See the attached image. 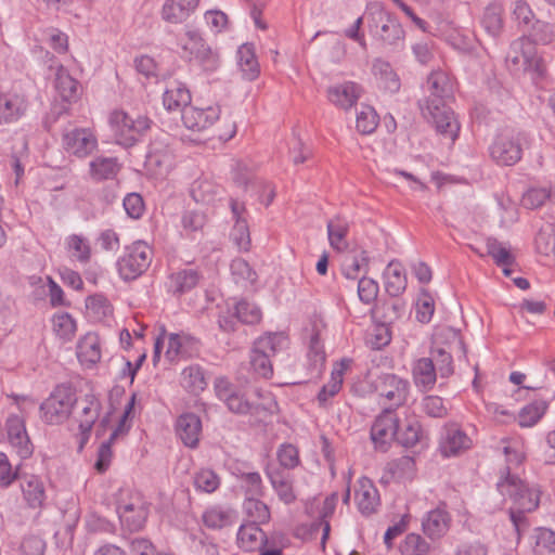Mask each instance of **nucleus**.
<instances>
[{
  "label": "nucleus",
  "instance_id": "nucleus-1",
  "mask_svg": "<svg viewBox=\"0 0 555 555\" xmlns=\"http://www.w3.org/2000/svg\"><path fill=\"white\" fill-rule=\"evenodd\" d=\"M426 88L429 94L418 101L423 116L435 126L439 133L454 141L460 125L454 118L453 111L447 105V101L453 95V85L449 76L442 70L431 72L427 78Z\"/></svg>",
  "mask_w": 555,
  "mask_h": 555
},
{
  "label": "nucleus",
  "instance_id": "nucleus-2",
  "mask_svg": "<svg viewBox=\"0 0 555 555\" xmlns=\"http://www.w3.org/2000/svg\"><path fill=\"white\" fill-rule=\"evenodd\" d=\"M217 398L230 412L237 415H249L255 423L264 422L278 411L274 396L269 391L255 389L247 396L227 377H218L214 384Z\"/></svg>",
  "mask_w": 555,
  "mask_h": 555
},
{
  "label": "nucleus",
  "instance_id": "nucleus-3",
  "mask_svg": "<svg viewBox=\"0 0 555 555\" xmlns=\"http://www.w3.org/2000/svg\"><path fill=\"white\" fill-rule=\"evenodd\" d=\"M370 35L383 47L396 48L404 40V29L380 2H370L365 9Z\"/></svg>",
  "mask_w": 555,
  "mask_h": 555
},
{
  "label": "nucleus",
  "instance_id": "nucleus-4",
  "mask_svg": "<svg viewBox=\"0 0 555 555\" xmlns=\"http://www.w3.org/2000/svg\"><path fill=\"white\" fill-rule=\"evenodd\" d=\"M498 491L507 495L513 501V506L520 512H533L539 507L541 489L538 485L528 483L516 475L509 473V467L500 469V478L496 482Z\"/></svg>",
  "mask_w": 555,
  "mask_h": 555
},
{
  "label": "nucleus",
  "instance_id": "nucleus-5",
  "mask_svg": "<svg viewBox=\"0 0 555 555\" xmlns=\"http://www.w3.org/2000/svg\"><path fill=\"white\" fill-rule=\"evenodd\" d=\"M287 346V336L284 333H268L259 337L250 353V365L254 372L270 378L273 375L272 358Z\"/></svg>",
  "mask_w": 555,
  "mask_h": 555
},
{
  "label": "nucleus",
  "instance_id": "nucleus-6",
  "mask_svg": "<svg viewBox=\"0 0 555 555\" xmlns=\"http://www.w3.org/2000/svg\"><path fill=\"white\" fill-rule=\"evenodd\" d=\"M529 142L530 135L526 131L499 133L489 146L490 157L500 166H514L521 159L522 150Z\"/></svg>",
  "mask_w": 555,
  "mask_h": 555
},
{
  "label": "nucleus",
  "instance_id": "nucleus-7",
  "mask_svg": "<svg viewBox=\"0 0 555 555\" xmlns=\"http://www.w3.org/2000/svg\"><path fill=\"white\" fill-rule=\"evenodd\" d=\"M116 142L122 146H133L151 128L153 121L143 115L132 117L124 111H114L109 116Z\"/></svg>",
  "mask_w": 555,
  "mask_h": 555
},
{
  "label": "nucleus",
  "instance_id": "nucleus-8",
  "mask_svg": "<svg viewBox=\"0 0 555 555\" xmlns=\"http://www.w3.org/2000/svg\"><path fill=\"white\" fill-rule=\"evenodd\" d=\"M153 249L145 242L137 241L125 248L124 255L117 260L120 278L132 281L141 276L151 266Z\"/></svg>",
  "mask_w": 555,
  "mask_h": 555
},
{
  "label": "nucleus",
  "instance_id": "nucleus-9",
  "mask_svg": "<svg viewBox=\"0 0 555 555\" xmlns=\"http://www.w3.org/2000/svg\"><path fill=\"white\" fill-rule=\"evenodd\" d=\"M77 401L70 385H59L40 405L42 418L48 424H59L67 420Z\"/></svg>",
  "mask_w": 555,
  "mask_h": 555
},
{
  "label": "nucleus",
  "instance_id": "nucleus-10",
  "mask_svg": "<svg viewBox=\"0 0 555 555\" xmlns=\"http://www.w3.org/2000/svg\"><path fill=\"white\" fill-rule=\"evenodd\" d=\"M399 428V420L392 409H385L374 421L371 427V439L376 450L386 452Z\"/></svg>",
  "mask_w": 555,
  "mask_h": 555
},
{
  "label": "nucleus",
  "instance_id": "nucleus-11",
  "mask_svg": "<svg viewBox=\"0 0 555 555\" xmlns=\"http://www.w3.org/2000/svg\"><path fill=\"white\" fill-rule=\"evenodd\" d=\"M73 410H75V420L79 423L80 449H82L100 416L101 402L94 395H86L82 399H77Z\"/></svg>",
  "mask_w": 555,
  "mask_h": 555
},
{
  "label": "nucleus",
  "instance_id": "nucleus-12",
  "mask_svg": "<svg viewBox=\"0 0 555 555\" xmlns=\"http://www.w3.org/2000/svg\"><path fill=\"white\" fill-rule=\"evenodd\" d=\"M8 440L11 448L21 460L30 457L34 453V444L27 434L25 421L18 415H10L5 422Z\"/></svg>",
  "mask_w": 555,
  "mask_h": 555
},
{
  "label": "nucleus",
  "instance_id": "nucleus-13",
  "mask_svg": "<svg viewBox=\"0 0 555 555\" xmlns=\"http://www.w3.org/2000/svg\"><path fill=\"white\" fill-rule=\"evenodd\" d=\"M409 382L395 374H383L376 382V390L386 398L391 404L390 409L405 403L409 395Z\"/></svg>",
  "mask_w": 555,
  "mask_h": 555
},
{
  "label": "nucleus",
  "instance_id": "nucleus-14",
  "mask_svg": "<svg viewBox=\"0 0 555 555\" xmlns=\"http://www.w3.org/2000/svg\"><path fill=\"white\" fill-rule=\"evenodd\" d=\"M49 68H55L54 88L63 102L70 103L78 98L79 82L60 63L55 61L53 54L47 52Z\"/></svg>",
  "mask_w": 555,
  "mask_h": 555
},
{
  "label": "nucleus",
  "instance_id": "nucleus-15",
  "mask_svg": "<svg viewBox=\"0 0 555 555\" xmlns=\"http://www.w3.org/2000/svg\"><path fill=\"white\" fill-rule=\"evenodd\" d=\"M512 49L515 52H521L524 69L530 73L533 79L545 77L547 68L544 60L535 53L531 41L521 37L512 42Z\"/></svg>",
  "mask_w": 555,
  "mask_h": 555
},
{
  "label": "nucleus",
  "instance_id": "nucleus-16",
  "mask_svg": "<svg viewBox=\"0 0 555 555\" xmlns=\"http://www.w3.org/2000/svg\"><path fill=\"white\" fill-rule=\"evenodd\" d=\"M96 145V138L87 128H76L63 134L64 149L78 157L91 154Z\"/></svg>",
  "mask_w": 555,
  "mask_h": 555
},
{
  "label": "nucleus",
  "instance_id": "nucleus-17",
  "mask_svg": "<svg viewBox=\"0 0 555 555\" xmlns=\"http://www.w3.org/2000/svg\"><path fill=\"white\" fill-rule=\"evenodd\" d=\"M220 116V107L208 106L198 108L190 105L182 111L183 125L193 131H203L209 128Z\"/></svg>",
  "mask_w": 555,
  "mask_h": 555
},
{
  "label": "nucleus",
  "instance_id": "nucleus-18",
  "mask_svg": "<svg viewBox=\"0 0 555 555\" xmlns=\"http://www.w3.org/2000/svg\"><path fill=\"white\" fill-rule=\"evenodd\" d=\"M264 472L279 499L285 504L294 503L296 494L291 475L273 464H268Z\"/></svg>",
  "mask_w": 555,
  "mask_h": 555
},
{
  "label": "nucleus",
  "instance_id": "nucleus-19",
  "mask_svg": "<svg viewBox=\"0 0 555 555\" xmlns=\"http://www.w3.org/2000/svg\"><path fill=\"white\" fill-rule=\"evenodd\" d=\"M176 431L183 444L189 448H196L202 434V421L194 413L180 415L176 423Z\"/></svg>",
  "mask_w": 555,
  "mask_h": 555
},
{
  "label": "nucleus",
  "instance_id": "nucleus-20",
  "mask_svg": "<svg viewBox=\"0 0 555 555\" xmlns=\"http://www.w3.org/2000/svg\"><path fill=\"white\" fill-rule=\"evenodd\" d=\"M358 485L356 490L358 509L362 515L370 516L376 512L379 505L378 490L367 477L360 478Z\"/></svg>",
  "mask_w": 555,
  "mask_h": 555
},
{
  "label": "nucleus",
  "instance_id": "nucleus-21",
  "mask_svg": "<svg viewBox=\"0 0 555 555\" xmlns=\"http://www.w3.org/2000/svg\"><path fill=\"white\" fill-rule=\"evenodd\" d=\"M361 94V87L352 81L331 86L327 89V98L331 103L348 109L357 103Z\"/></svg>",
  "mask_w": 555,
  "mask_h": 555
},
{
  "label": "nucleus",
  "instance_id": "nucleus-22",
  "mask_svg": "<svg viewBox=\"0 0 555 555\" xmlns=\"http://www.w3.org/2000/svg\"><path fill=\"white\" fill-rule=\"evenodd\" d=\"M451 516L440 507H437L426 514L422 521L424 533L430 539H440L450 528Z\"/></svg>",
  "mask_w": 555,
  "mask_h": 555
},
{
  "label": "nucleus",
  "instance_id": "nucleus-23",
  "mask_svg": "<svg viewBox=\"0 0 555 555\" xmlns=\"http://www.w3.org/2000/svg\"><path fill=\"white\" fill-rule=\"evenodd\" d=\"M470 443V438L461 428L450 426L446 428L444 435L440 441V451L446 457L453 456L467 450Z\"/></svg>",
  "mask_w": 555,
  "mask_h": 555
},
{
  "label": "nucleus",
  "instance_id": "nucleus-24",
  "mask_svg": "<svg viewBox=\"0 0 555 555\" xmlns=\"http://www.w3.org/2000/svg\"><path fill=\"white\" fill-rule=\"evenodd\" d=\"M199 0H166L162 8V18L171 24L184 22L197 8Z\"/></svg>",
  "mask_w": 555,
  "mask_h": 555
},
{
  "label": "nucleus",
  "instance_id": "nucleus-25",
  "mask_svg": "<svg viewBox=\"0 0 555 555\" xmlns=\"http://www.w3.org/2000/svg\"><path fill=\"white\" fill-rule=\"evenodd\" d=\"M268 543L266 533L255 522L241 525L237 532V544L245 552L262 550Z\"/></svg>",
  "mask_w": 555,
  "mask_h": 555
},
{
  "label": "nucleus",
  "instance_id": "nucleus-26",
  "mask_svg": "<svg viewBox=\"0 0 555 555\" xmlns=\"http://www.w3.org/2000/svg\"><path fill=\"white\" fill-rule=\"evenodd\" d=\"M404 309V304L399 299L378 300L371 308L370 313L374 321L389 325L401 318Z\"/></svg>",
  "mask_w": 555,
  "mask_h": 555
},
{
  "label": "nucleus",
  "instance_id": "nucleus-27",
  "mask_svg": "<svg viewBox=\"0 0 555 555\" xmlns=\"http://www.w3.org/2000/svg\"><path fill=\"white\" fill-rule=\"evenodd\" d=\"M385 291L390 297H399L406 288L408 280L403 266L391 260L384 271Z\"/></svg>",
  "mask_w": 555,
  "mask_h": 555
},
{
  "label": "nucleus",
  "instance_id": "nucleus-28",
  "mask_svg": "<svg viewBox=\"0 0 555 555\" xmlns=\"http://www.w3.org/2000/svg\"><path fill=\"white\" fill-rule=\"evenodd\" d=\"M163 103L168 111L181 112L190 106L191 92L186 86L180 81H171L163 95Z\"/></svg>",
  "mask_w": 555,
  "mask_h": 555
},
{
  "label": "nucleus",
  "instance_id": "nucleus-29",
  "mask_svg": "<svg viewBox=\"0 0 555 555\" xmlns=\"http://www.w3.org/2000/svg\"><path fill=\"white\" fill-rule=\"evenodd\" d=\"M21 488L25 501L31 508L41 507L46 500L44 485L36 475L24 474L21 477Z\"/></svg>",
  "mask_w": 555,
  "mask_h": 555
},
{
  "label": "nucleus",
  "instance_id": "nucleus-30",
  "mask_svg": "<svg viewBox=\"0 0 555 555\" xmlns=\"http://www.w3.org/2000/svg\"><path fill=\"white\" fill-rule=\"evenodd\" d=\"M117 514L121 524L130 531L140 530L147 518V509L141 503L118 504Z\"/></svg>",
  "mask_w": 555,
  "mask_h": 555
},
{
  "label": "nucleus",
  "instance_id": "nucleus-31",
  "mask_svg": "<svg viewBox=\"0 0 555 555\" xmlns=\"http://www.w3.org/2000/svg\"><path fill=\"white\" fill-rule=\"evenodd\" d=\"M237 64L246 80L253 81L259 76L260 66L253 43H244L238 48Z\"/></svg>",
  "mask_w": 555,
  "mask_h": 555
},
{
  "label": "nucleus",
  "instance_id": "nucleus-32",
  "mask_svg": "<svg viewBox=\"0 0 555 555\" xmlns=\"http://www.w3.org/2000/svg\"><path fill=\"white\" fill-rule=\"evenodd\" d=\"M24 98L17 94L0 95V124L17 120L26 111Z\"/></svg>",
  "mask_w": 555,
  "mask_h": 555
},
{
  "label": "nucleus",
  "instance_id": "nucleus-33",
  "mask_svg": "<svg viewBox=\"0 0 555 555\" xmlns=\"http://www.w3.org/2000/svg\"><path fill=\"white\" fill-rule=\"evenodd\" d=\"M198 281L199 275L196 270L183 269L169 275L167 287L173 295H182L193 289Z\"/></svg>",
  "mask_w": 555,
  "mask_h": 555
},
{
  "label": "nucleus",
  "instance_id": "nucleus-34",
  "mask_svg": "<svg viewBox=\"0 0 555 555\" xmlns=\"http://www.w3.org/2000/svg\"><path fill=\"white\" fill-rule=\"evenodd\" d=\"M412 373L417 387H422L424 390H429L434 387L437 379V370L433 359H418L413 365Z\"/></svg>",
  "mask_w": 555,
  "mask_h": 555
},
{
  "label": "nucleus",
  "instance_id": "nucleus-35",
  "mask_svg": "<svg viewBox=\"0 0 555 555\" xmlns=\"http://www.w3.org/2000/svg\"><path fill=\"white\" fill-rule=\"evenodd\" d=\"M121 166L116 157H95L90 163V176L95 181L111 180L116 178Z\"/></svg>",
  "mask_w": 555,
  "mask_h": 555
},
{
  "label": "nucleus",
  "instance_id": "nucleus-36",
  "mask_svg": "<svg viewBox=\"0 0 555 555\" xmlns=\"http://www.w3.org/2000/svg\"><path fill=\"white\" fill-rule=\"evenodd\" d=\"M77 357L79 361L92 366L101 360V347L96 335L87 334L77 346Z\"/></svg>",
  "mask_w": 555,
  "mask_h": 555
},
{
  "label": "nucleus",
  "instance_id": "nucleus-37",
  "mask_svg": "<svg viewBox=\"0 0 555 555\" xmlns=\"http://www.w3.org/2000/svg\"><path fill=\"white\" fill-rule=\"evenodd\" d=\"M532 552L534 555H555V531L539 527L531 535Z\"/></svg>",
  "mask_w": 555,
  "mask_h": 555
},
{
  "label": "nucleus",
  "instance_id": "nucleus-38",
  "mask_svg": "<svg viewBox=\"0 0 555 555\" xmlns=\"http://www.w3.org/2000/svg\"><path fill=\"white\" fill-rule=\"evenodd\" d=\"M348 231V222L340 217H336L327 222V235L332 248L337 251H343L348 247V243L346 241Z\"/></svg>",
  "mask_w": 555,
  "mask_h": 555
},
{
  "label": "nucleus",
  "instance_id": "nucleus-39",
  "mask_svg": "<svg viewBox=\"0 0 555 555\" xmlns=\"http://www.w3.org/2000/svg\"><path fill=\"white\" fill-rule=\"evenodd\" d=\"M373 73L379 79L385 90L393 93L400 89V80L388 62L379 59L375 60Z\"/></svg>",
  "mask_w": 555,
  "mask_h": 555
},
{
  "label": "nucleus",
  "instance_id": "nucleus-40",
  "mask_svg": "<svg viewBox=\"0 0 555 555\" xmlns=\"http://www.w3.org/2000/svg\"><path fill=\"white\" fill-rule=\"evenodd\" d=\"M423 439L421 423L415 418L406 420L404 427L397 430L396 440L404 448H413Z\"/></svg>",
  "mask_w": 555,
  "mask_h": 555
},
{
  "label": "nucleus",
  "instance_id": "nucleus-41",
  "mask_svg": "<svg viewBox=\"0 0 555 555\" xmlns=\"http://www.w3.org/2000/svg\"><path fill=\"white\" fill-rule=\"evenodd\" d=\"M233 517L234 512L232 509L214 506L205 511L202 518L207 528L221 529L232 525Z\"/></svg>",
  "mask_w": 555,
  "mask_h": 555
},
{
  "label": "nucleus",
  "instance_id": "nucleus-42",
  "mask_svg": "<svg viewBox=\"0 0 555 555\" xmlns=\"http://www.w3.org/2000/svg\"><path fill=\"white\" fill-rule=\"evenodd\" d=\"M487 255L492 257L498 267H511L515 263V256L495 237L486 240Z\"/></svg>",
  "mask_w": 555,
  "mask_h": 555
},
{
  "label": "nucleus",
  "instance_id": "nucleus-43",
  "mask_svg": "<svg viewBox=\"0 0 555 555\" xmlns=\"http://www.w3.org/2000/svg\"><path fill=\"white\" fill-rule=\"evenodd\" d=\"M548 406L546 400H534L524 406L518 414V424L520 427H531L537 424L544 415Z\"/></svg>",
  "mask_w": 555,
  "mask_h": 555
},
{
  "label": "nucleus",
  "instance_id": "nucleus-44",
  "mask_svg": "<svg viewBox=\"0 0 555 555\" xmlns=\"http://www.w3.org/2000/svg\"><path fill=\"white\" fill-rule=\"evenodd\" d=\"M181 384L190 392L197 393L205 389L207 383L199 365H190L181 373Z\"/></svg>",
  "mask_w": 555,
  "mask_h": 555
},
{
  "label": "nucleus",
  "instance_id": "nucleus-45",
  "mask_svg": "<svg viewBox=\"0 0 555 555\" xmlns=\"http://www.w3.org/2000/svg\"><path fill=\"white\" fill-rule=\"evenodd\" d=\"M259 496H247L244 501L243 508L246 515L251 519L249 522L256 525L266 524L270 519V511Z\"/></svg>",
  "mask_w": 555,
  "mask_h": 555
},
{
  "label": "nucleus",
  "instance_id": "nucleus-46",
  "mask_svg": "<svg viewBox=\"0 0 555 555\" xmlns=\"http://www.w3.org/2000/svg\"><path fill=\"white\" fill-rule=\"evenodd\" d=\"M527 38L533 46L550 44L555 40V26L548 22L537 20L532 23Z\"/></svg>",
  "mask_w": 555,
  "mask_h": 555
},
{
  "label": "nucleus",
  "instance_id": "nucleus-47",
  "mask_svg": "<svg viewBox=\"0 0 555 555\" xmlns=\"http://www.w3.org/2000/svg\"><path fill=\"white\" fill-rule=\"evenodd\" d=\"M481 25L492 37H496L503 28L502 9L500 5L491 3L483 12Z\"/></svg>",
  "mask_w": 555,
  "mask_h": 555
},
{
  "label": "nucleus",
  "instance_id": "nucleus-48",
  "mask_svg": "<svg viewBox=\"0 0 555 555\" xmlns=\"http://www.w3.org/2000/svg\"><path fill=\"white\" fill-rule=\"evenodd\" d=\"M67 249L73 258L80 263H88L91 258V247L86 237L78 234H72L66 238Z\"/></svg>",
  "mask_w": 555,
  "mask_h": 555
},
{
  "label": "nucleus",
  "instance_id": "nucleus-49",
  "mask_svg": "<svg viewBox=\"0 0 555 555\" xmlns=\"http://www.w3.org/2000/svg\"><path fill=\"white\" fill-rule=\"evenodd\" d=\"M279 466L284 472L296 468L300 465L299 450L293 443H282L276 450Z\"/></svg>",
  "mask_w": 555,
  "mask_h": 555
},
{
  "label": "nucleus",
  "instance_id": "nucleus-50",
  "mask_svg": "<svg viewBox=\"0 0 555 555\" xmlns=\"http://www.w3.org/2000/svg\"><path fill=\"white\" fill-rule=\"evenodd\" d=\"M234 315L238 322L253 325L261 320L262 313L255 304L242 299L234 306Z\"/></svg>",
  "mask_w": 555,
  "mask_h": 555
},
{
  "label": "nucleus",
  "instance_id": "nucleus-51",
  "mask_svg": "<svg viewBox=\"0 0 555 555\" xmlns=\"http://www.w3.org/2000/svg\"><path fill=\"white\" fill-rule=\"evenodd\" d=\"M429 551V543L417 533L406 534L400 545V552L402 555H428Z\"/></svg>",
  "mask_w": 555,
  "mask_h": 555
},
{
  "label": "nucleus",
  "instance_id": "nucleus-52",
  "mask_svg": "<svg viewBox=\"0 0 555 555\" xmlns=\"http://www.w3.org/2000/svg\"><path fill=\"white\" fill-rule=\"evenodd\" d=\"M378 115L372 106H362L357 114L356 128L362 134H371L378 126Z\"/></svg>",
  "mask_w": 555,
  "mask_h": 555
},
{
  "label": "nucleus",
  "instance_id": "nucleus-53",
  "mask_svg": "<svg viewBox=\"0 0 555 555\" xmlns=\"http://www.w3.org/2000/svg\"><path fill=\"white\" fill-rule=\"evenodd\" d=\"M53 330L64 341H69L76 333V322L69 313L53 317Z\"/></svg>",
  "mask_w": 555,
  "mask_h": 555
},
{
  "label": "nucleus",
  "instance_id": "nucleus-54",
  "mask_svg": "<svg viewBox=\"0 0 555 555\" xmlns=\"http://www.w3.org/2000/svg\"><path fill=\"white\" fill-rule=\"evenodd\" d=\"M190 61H194L204 72L214 73L220 66V55L217 50H214L210 46L202 49L194 57H189Z\"/></svg>",
  "mask_w": 555,
  "mask_h": 555
},
{
  "label": "nucleus",
  "instance_id": "nucleus-55",
  "mask_svg": "<svg viewBox=\"0 0 555 555\" xmlns=\"http://www.w3.org/2000/svg\"><path fill=\"white\" fill-rule=\"evenodd\" d=\"M194 486L199 491L212 493L219 488L220 478L212 469H201L194 475Z\"/></svg>",
  "mask_w": 555,
  "mask_h": 555
},
{
  "label": "nucleus",
  "instance_id": "nucleus-56",
  "mask_svg": "<svg viewBox=\"0 0 555 555\" xmlns=\"http://www.w3.org/2000/svg\"><path fill=\"white\" fill-rule=\"evenodd\" d=\"M86 307L98 320H103L113 313V307L108 299L101 294L89 296Z\"/></svg>",
  "mask_w": 555,
  "mask_h": 555
},
{
  "label": "nucleus",
  "instance_id": "nucleus-57",
  "mask_svg": "<svg viewBox=\"0 0 555 555\" xmlns=\"http://www.w3.org/2000/svg\"><path fill=\"white\" fill-rule=\"evenodd\" d=\"M379 292L378 283L366 276H362L358 282V296L359 299L365 305H373L377 302Z\"/></svg>",
  "mask_w": 555,
  "mask_h": 555
},
{
  "label": "nucleus",
  "instance_id": "nucleus-58",
  "mask_svg": "<svg viewBox=\"0 0 555 555\" xmlns=\"http://www.w3.org/2000/svg\"><path fill=\"white\" fill-rule=\"evenodd\" d=\"M534 245L540 255H553L555 250V231L551 228L541 229L535 235Z\"/></svg>",
  "mask_w": 555,
  "mask_h": 555
},
{
  "label": "nucleus",
  "instance_id": "nucleus-59",
  "mask_svg": "<svg viewBox=\"0 0 555 555\" xmlns=\"http://www.w3.org/2000/svg\"><path fill=\"white\" fill-rule=\"evenodd\" d=\"M232 242L244 251L249 250L250 247V233L246 220H237L230 233Z\"/></svg>",
  "mask_w": 555,
  "mask_h": 555
},
{
  "label": "nucleus",
  "instance_id": "nucleus-60",
  "mask_svg": "<svg viewBox=\"0 0 555 555\" xmlns=\"http://www.w3.org/2000/svg\"><path fill=\"white\" fill-rule=\"evenodd\" d=\"M343 385V373L340 371L332 373L331 380L325 384L318 393V401L321 406H325L328 399L339 392Z\"/></svg>",
  "mask_w": 555,
  "mask_h": 555
},
{
  "label": "nucleus",
  "instance_id": "nucleus-61",
  "mask_svg": "<svg viewBox=\"0 0 555 555\" xmlns=\"http://www.w3.org/2000/svg\"><path fill=\"white\" fill-rule=\"evenodd\" d=\"M415 462L411 456H401L387 464V470L395 478H405L414 469Z\"/></svg>",
  "mask_w": 555,
  "mask_h": 555
},
{
  "label": "nucleus",
  "instance_id": "nucleus-62",
  "mask_svg": "<svg viewBox=\"0 0 555 555\" xmlns=\"http://www.w3.org/2000/svg\"><path fill=\"white\" fill-rule=\"evenodd\" d=\"M230 269L236 282L248 281L250 283H254L257 279L256 272L253 270L249 263L243 258H235L234 260H232Z\"/></svg>",
  "mask_w": 555,
  "mask_h": 555
},
{
  "label": "nucleus",
  "instance_id": "nucleus-63",
  "mask_svg": "<svg viewBox=\"0 0 555 555\" xmlns=\"http://www.w3.org/2000/svg\"><path fill=\"white\" fill-rule=\"evenodd\" d=\"M240 479L244 485L247 496H261L263 494V485L259 473H241Z\"/></svg>",
  "mask_w": 555,
  "mask_h": 555
},
{
  "label": "nucleus",
  "instance_id": "nucleus-64",
  "mask_svg": "<svg viewBox=\"0 0 555 555\" xmlns=\"http://www.w3.org/2000/svg\"><path fill=\"white\" fill-rule=\"evenodd\" d=\"M550 196L551 192L546 188H531L525 193L522 204L528 209H535L544 205Z\"/></svg>",
  "mask_w": 555,
  "mask_h": 555
}]
</instances>
